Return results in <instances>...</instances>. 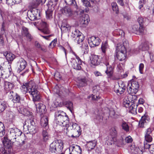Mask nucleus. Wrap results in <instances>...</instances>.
I'll return each instance as SVG.
<instances>
[{"label": "nucleus", "instance_id": "obj_36", "mask_svg": "<svg viewBox=\"0 0 154 154\" xmlns=\"http://www.w3.org/2000/svg\"><path fill=\"white\" fill-rule=\"evenodd\" d=\"M139 49L142 51H146L148 50L149 47L147 42H145L141 44L139 46Z\"/></svg>", "mask_w": 154, "mask_h": 154}, {"label": "nucleus", "instance_id": "obj_61", "mask_svg": "<svg viewBox=\"0 0 154 154\" xmlns=\"http://www.w3.org/2000/svg\"><path fill=\"white\" fill-rule=\"evenodd\" d=\"M82 2H83V4L85 5V6L86 7H90V3L88 1V0H81Z\"/></svg>", "mask_w": 154, "mask_h": 154}, {"label": "nucleus", "instance_id": "obj_62", "mask_svg": "<svg viewBox=\"0 0 154 154\" xmlns=\"http://www.w3.org/2000/svg\"><path fill=\"white\" fill-rule=\"evenodd\" d=\"M125 141L128 143H131L132 141V139L130 136H129L125 138Z\"/></svg>", "mask_w": 154, "mask_h": 154}, {"label": "nucleus", "instance_id": "obj_29", "mask_svg": "<svg viewBox=\"0 0 154 154\" xmlns=\"http://www.w3.org/2000/svg\"><path fill=\"white\" fill-rule=\"evenodd\" d=\"M63 14L67 16H71L72 15V12L71 9L69 7H66L62 9Z\"/></svg>", "mask_w": 154, "mask_h": 154}, {"label": "nucleus", "instance_id": "obj_34", "mask_svg": "<svg viewBox=\"0 0 154 154\" xmlns=\"http://www.w3.org/2000/svg\"><path fill=\"white\" fill-rule=\"evenodd\" d=\"M41 3L40 0H32L30 3V5L32 9H35V8L37 7Z\"/></svg>", "mask_w": 154, "mask_h": 154}, {"label": "nucleus", "instance_id": "obj_33", "mask_svg": "<svg viewBox=\"0 0 154 154\" xmlns=\"http://www.w3.org/2000/svg\"><path fill=\"white\" fill-rule=\"evenodd\" d=\"M84 39V36L81 33V34L79 35V36L76 37L75 39V41L79 45L80 44H82V43H83L82 42Z\"/></svg>", "mask_w": 154, "mask_h": 154}, {"label": "nucleus", "instance_id": "obj_5", "mask_svg": "<svg viewBox=\"0 0 154 154\" xmlns=\"http://www.w3.org/2000/svg\"><path fill=\"white\" fill-rule=\"evenodd\" d=\"M28 124L27 125L28 131L29 133H35L36 132V125L35 123L33 120L30 119H28L25 121L23 125V127L25 126L26 125Z\"/></svg>", "mask_w": 154, "mask_h": 154}, {"label": "nucleus", "instance_id": "obj_3", "mask_svg": "<svg viewBox=\"0 0 154 154\" xmlns=\"http://www.w3.org/2000/svg\"><path fill=\"white\" fill-rule=\"evenodd\" d=\"M128 44L126 42H123V44L119 43L117 45L116 56L120 61L124 60L126 58L127 55L126 46Z\"/></svg>", "mask_w": 154, "mask_h": 154}, {"label": "nucleus", "instance_id": "obj_1", "mask_svg": "<svg viewBox=\"0 0 154 154\" xmlns=\"http://www.w3.org/2000/svg\"><path fill=\"white\" fill-rule=\"evenodd\" d=\"M64 128V132L68 137L76 138L81 134L80 126L76 123H72L70 125Z\"/></svg>", "mask_w": 154, "mask_h": 154}, {"label": "nucleus", "instance_id": "obj_55", "mask_svg": "<svg viewBox=\"0 0 154 154\" xmlns=\"http://www.w3.org/2000/svg\"><path fill=\"white\" fill-rule=\"evenodd\" d=\"M31 112L28 111L26 109H23V111L21 112V113L25 116H29L30 115Z\"/></svg>", "mask_w": 154, "mask_h": 154}, {"label": "nucleus", "instance_id": "obj_37", "mask_svg": "<svg viewBox=\"0 0 154 154\" xmlns=\"http://www.w3.org/2000/svg\"><path fill=\"white\" fill-rule=\"evenodd\" d=\"M87 84V80L85 78H84L79 80L78 86L79 87H81L86 86Z\"/></svg>", "mask_w": 154, "mask_h": 154}, {"label": "nucleus", "instance_id": "obj_13", "mask_svg": "<svg viewBox=\"0 0 154 154\" xmlns=\"http://www.w3.org/2000/svg\"><path fill=\"white\" fill-rule=\"evenodd\" d=\"M143 30V28L142 26H139L136 25H134L131 28L129 31L133 33H134L137 34L140 33H142Z\"/></svg>", "mask_w": 154, "mask_h": 154}, {"label": "nucleus", "instance_id": "obj_58", "mask_svg": "<svg viewBox=\"0 0 154 154\" xmlns=\"http://www.w3.org/2000/svg\"><path fill=\"white\" fill-rule=\"evenodd\" d=\"M4 33L1 32V34H0V44H1L2 46H4V42L3 39V34Z\"/></svg>", "mask_w": 154, "mask_h": 154}, {"label": "nucleus", "instance_id": "obj_60", "mask_svg": "<svg viewBox=\"0 0 154 154\" xmlns=\"http://www.w3.org/2000/svg\"><path fill=\"white\" fill-rule=\"evenodd\" d=\"M57 42V39H54L49 44V46L53 48L56 45Z\"/></svg>", "mask_w": 154, "mask_h": 154}, {"label": "nucleus", "instance_id": "obj_2", "mask_svg": "<svg viewBox=\"0 0 154 154\" xmlns=\"http://www.w3.org/2000/svg\"><path fill=\"white\" fill-rule=\"evenodd\" d=\"M55 120L57 123L62 126L68 127L69 118L66 113L60 110L56 111L55 113Z\"/></svg>", "mask_w": 154, "mask_h": 154}, {"label": "nucleus", "instance_id": "obj_25", "mask_svg": "<svg viewBox=\"0 0 154 154\" xmlns=\"http://www.w3.org/2000/svg\"><path fill=\"white\" fill-rule=\"evenodd\" d=\"M14 87V84L5 81L4 89L6 93L12 89Z\"/></svg>", "mask_w": 154, "mask_h": 154}, {"label": "nucleus", "instance_id": "obj_30", "mask_svg": "<svg viewBox=\"0 0 154 154\" xmlns=\"http://www.w3.org/2000/svg\"><path fill=\"white\" fill-rule=\"evenodd\" d=\"M48 118L47 116H44L41 119V125L43 127L48 128Z\"/></svg>", "mask_w": 154, "mask_h": 154}, {"label": "nucleus", "instance_id": "obj_48", "mask_svg": "<svg viewBox=\"0 0 154 154\" xmlns=\"http://www.w3.org/2000/svg\"><path fill=\"white\" fill-rule=\"evenodd\" d=\"M12 148H5L2 153L3 154H12Z\"/></svg>", "mask_w": 154, "mask_h": 154}, {"label": "nucleus", "instance_id": "obj_8", "mask_svg": "<svg viewBox=\"0 0 154 154\" xmlns=\"http://www.w3.org/2000/svg\"><path fill=\"white\" fill-rule=\"evenodd\" d=\"M27 14L30 20L34 21L37 20L38 16H40V11L36 9H32L28 11Z\"/></svg>", "mask_w": 154, "mask_h": 154}, {"label": "nucleus", "instance_id": "obj_27", "mask_svg": "<svg viewBox=\"0 0 154 154\" xmlns=\"http://www.w3.org/2000/svg\"><path fill=\"white\" fill-rule=\"evenodd\" d=\"M12 72L9 69V70L2 71V73L0 74V77L4 79L8 78L11 75Z\"/></svg>", "mask_w": 154, "mask_h": 154}, {"label": "nucleus", "instance_id": "obj_17", "mask_svg": "<svg viewBox=\"0 0 154 154\" xmlns=\"http://www.w3.org/2000/svg\"><path fill=\"white\" fill-rule=\"evenodd\" d=\"M117 131H116V128L115 127H112L110 130V136H109V137L111 136V137L110 139H108L109 141H111L110 143L112 144L113 143L114 141V139L115 137L117 136Z\"/></svg>", "mask_w": 154, "mask_h": 154}, {"label": "nucleus", "instance_id": "obj_51", "mask_svg": "<svg viewBox=\"0 0 154 154\" xmlns=\"http://www.w3.org/2000/svg\"><path fill=\"white\" fill-rule=\"evenodd\" d=\"M68 4L69 5H72L74 6V8L77 9L78 8V6L77 5L76 3L75 0H69Z\"/></svg>", "mask_w": 154, "mask_h": 154}, {"label": "nucleus", "instance_id": "obj_31", "mask_svg": "<svg viewBox=\"0 0 154 154\" xmlns=\"http://www.w3.org/2000/svg\"><path fill=\"white\" fill-rule=\"evenodd\" d=\"M88 42L91 48L95 47L96 46V37L92 36L88 40Z\"/></svg>", "mask_w": 154, "mask_h": 154}, {"label": "nucleus", "instance_id": "obj_63", "mask_svg": "<svg viewBox=\"0 0 154 154\" xmlns=\"http://www.w3.org/2000/svg\"><path fill=\"white\" fill-rule=\"evenodd\" d=\"M35 46L37 48L41 49L42 51H45V49L42 48L41 45L38 42H35Z\"/></svg>", "mask_w": 154, "mask_h": 154}, {"label": "nucleus", "instance_id": "obj_11", "mask_svg": "<svg viewBox=\"0 0 154 154\" xmlns=\"http://www.w3.org/2000/svg\"><path fill=\"white\" fill-rule=\"evenodd\" d=\"M21 35L23 37H25L26 40L30 42L33 39V37L30 33L28 29L23 26L21 30Z\"/></svg>", "mask_w": 154, "mask_h": 154}, {"label": "nucleus", "instance_id": "obj_47", "mask_svg": "<svg viewBox=\"0 0 154 154\" xmlns=\"http://www.w3.org/2000/svg\"><path fill=\"white\" fill-rule=\"evenodd\" d=\"M20 96L16 93L15 96L13 98L12 100L14 103H18L20 102Z\"/></svg>", "mask_w": 154, "mask_h": 154}, {"label": "nucleus", "instance_id": "obj_44", "mask_svg": "<svg viewBox=\"0 0 154 154\" xmlns=\"http://www.w3.org/2000/svg\"><path fill=\"white\" fill-rule=\"evenodd\" d=\"M64 104L66 107L72 112V111L73 109L72 103L70 101H67L65 102Z\"/></svg>", "mask_w": 154, "mask_h": 154}, {"label": "nucleus", "instance_id": "obj_64", "mask_svg": "<svg viewBox=\"0 0 154 154\" xmlns=\"http://www.w3.org/2000/svg\"><path fill=\"white\" fill-rule=\"evenodd\" d=\"M5 133V128H0V137H1L4 136Z\"/></svg>", "mask_w": 154, "mask_h": 154}, {"label": "nucleus", "instance_id": "obj_10", "mask_svg": "<svg viewBox=\"0 0 154 154\" xmlns=\"http://www.w3.org/2000/svg\"><path fill=\"white\" fill-rule=\"evenodd\" d=\"M24 84L27 86V88L21 90V91L23 93L26 94L28 91L30 94V92H29V90H31V91H32L36 84L33 81L31 80L26 82H24Z\"/></svg>", "mask_w": 154, "mask_h": 154}, {"label": "nucleus", "instance_id": "obj_59", "mask_svg": "<svg viewBox=\"0 0 154 154\" xmlns=\"http://www.w3.org/2000/svg\"><path fill=\"white\" fill-rule=\"evenodd\" d=\"M109 115L111 117L114 118H116L117 117L115 115V112L113 109H111L109 111Z\"/></svg>", "mask_w": 154, "mask_h": 154}, {"label": "nucleus", "instance_id": "obj_43", "mask_svg": "<svg viewBox=\"0 0 154 154\" xmlns=\"http://www.w3.org/2000/svg\"><path fill=\"white\" fill-rule=\"evenodd\" d=\"M113 33L116 35H121V37L124 36V33L123 31L120 29H116L113 32Z\"/></svg>", "mask_w": 154, "mask_h": 154}, {"label": "nucleus", "instance_id": "obj_52", "mask_svg": "<svg viewBox=\"0 0 154 154\" xmlns=\"http://www.w3.org/2000/svg\"><path fill=\"white\" fill-rule=\"evenodd\" d=\"M54 76L55 79L57 81H59L61 79L62 76L60 73L58 72H55Z\"/></svg>", "mask_w": 154, "mask_h": 154}, {"label": "nucleus", "instance_id": "obj_22", "mask_svg": "<svg viewBox=\"0 0 154 154\" xmlns=\"http://www.w3.org/2000/svg\"><path fill=\"white\" fill-rule=\"evenodd\" d=\"M4 55L5 56L8 63L11 64L12 61L15 59V55L12 53L5 51L4 53Z\"/></svg>", "mask_w": 154, "mask_h": 154}, {"label": "nucleus", "instance_id": "obj_57", "mask_svg": "<svg viewBox=\"0 0 154 154\" xmlns=\"http://www.w3.org/2000/svg\"><path fill=\"white\" fill-rule=\"evenodd\" d=\"M82 63H79L78 62L75 65L74 67H73V69L77 70H80L81 69V67L80 66V65H81Z\"/></svg>", "mask_w": 154, "mask_h": 154}, {"label": "nucleus", "instance_id": "obj_49", "mask_svg": "<svg viewBox=\"0 0 154 154\" xmlns=\"http://www.w3.org/2000/svg\"><path fill=\"white\" fill-rule=\"evenodd\" d=\"M50 151L52 153L57 154L56 149L55 147L54 141L50 145Z\"/></svg>", "mask_w": 154, "mask_h": 154}, {"label": "nucleus", "instance_id": "obj_21", "mask_svg": "<svg viewBox=\"0 0 154 154\" xmlns=\"http://www.w3.org/2000/svg\"><path fill=\"white\" fill-rule=\"evenodd\" d=\"M123 103L124 106L126 108H129L130 110L133 108V106H132V104L128 96L125 97L124 99Z\"/></svg>", "mask_w": 154, "mask_h": 154}, {"label": "nucleus", "instance_id": "obj_56", "mask_svg": "<svg viewBox=\"0 0 154 154\" xmlns=\"http://www.w3.org/2000/svg\"><path fill=\"white\" fill-rule=\"evenodd\" d=\"M70 62L72 66L74 67L75 65L77 63L76 60L74 58H71L70 60Z\"/></svg>", "mask_w": 154, "mask_h": 154}, {"label": "nucleus", "instance_id": "obj_14", "mask_svg": "<svg viewBox=\"0 0 154 154\" xmlns=\"http://www.w3.org/2000/svg\"><path fill=\"white\" fill-rule=\"evenodd\" d=\"M57 154L60 153L63 148V143L61 140H57L54 141Z\"/></svg>", "mask_w": 154, "mask_h": 154}, {"label": "nucleus", "instance_id": "obj_42", "mask_svg": "<svg viewBox=\"0 0 154 154\" xmlns=\"http://www.w3.org/2000/svg\"><path fill=\"white\" fill-rule=\"evenodd\" d=\"M132 94H129L128 95L131 103L135 102L137 101V96L134 95H133Z\"/></svg>", "mask_w": 154, "mask_h": 154}, {"label": "nucleus", "instance_id": "obj_32", "mask_svg": "<svg viewBox=\"0 0 154 154\" xmlns=\"http://www.w3.org/2000/svg\"><path fill=\"white\" fill-rule=\"evenodd\" d=\"M16 139H14V140H12V143L14 145L17 146H20L24 144L25 143V140L18 139L17 138V140H16Z\"/></svg>", "mask_w": 154, "mask_h": 154}, {"label": "nucleus", "instance_id": "obj_39", "mask_svg": "<svg viewBox=\"0 0 154 154\" xmlns=\"http://www.w3.org/2000/svg\"><path fill=\"white\" fill-rule=\"evenodd\" d=\"M106 65L107 67V70L106 71V72L109 77H110L112 74L113 69L110 66H109L108 64Z\"/></svg>", "mask_w": 154, "mask_h": 154}, {"label": "nucleus", "instance_id": "obj_19", "mask_svg": "<svg viewBox=\"0 0 154 154\" xmlns=\"http://www.w3.org/2000/svg\"><path fill=\"white\" fill-rule=\"evenodd\" d=\"M152 130L150 128H148L145 131V139L146 142H150L152 140Z\"/></svg>", "mask_w": 154, "mask_h": 154}, {"label": "nucleus", "instance_id": "obj_50", "mask_svg": "<svg viewBox=\"0 0 154 154\" xmlns=\"http://www.w3.org/2000/svg\"><path fill=\"white\" fill-rule=\"evenodd\" d=\"M146 3V0H140L139 1L138 3V8L140 10H141L142 9V8L145 5Z\"/></svg>", "mask_w": 154, "mask_h": 154}, {"label": "nucleus", "instance_id": "obj_46", "mask_svg": "<svg viewBox=\"0 0 154 154\" xmlns=\"http://www.w3.org/2000/svg\"><path fill=\"white\" fill-rule=\"evenodd\" d=\"M111 6L113 11L115 12L116 14L119 13V9L117 4L115 2H112L111 3Z\"/></svg>", "mask_w": 154, "mask_h": 154}, {"label": "nucleus", "instance_id": "obj_9", "mask_svg": "<svg viewBox=\"0 0 154 154\" xmlns=\"http://www.w3.org/2000/svg\"><path fill=\"white\" fill-rule=\"evenodd\" d=\"M41 32L45 34L50 33V31L48 28V25L46 22L41 21L40 23V27L38 29Z\"/></svg>", "mask_w": 154, "mask_h": 154}, {"label": "nucleus", "instance_id": "obj_54", "mask_svg": "<svg viewBox=\"0 0 154 154\" xmlns=\"http://www.w3.org/2000/svg\"><path fill=\"white\" fill-rule=\"evenodd\" d=\"M107 46V44L106 42L104 43H103L102 45L101 49L103 52L105 53L106 51V48Z\"/></svg>", "mask_w": 154, "mask_h": 154}, {"label": "nucleus", "instance_id": "obj_15", "mask_svg": "<svg viewBox=\"0 0 154 154\" xmlns=\"http://www.w3.org/2000/svg\"><path fill=\"white\" fill-rule=\"evenodd\" d=\"M69 150H72L70 154H81L82 149L78 145H72L69 147Z\"/></svg>", "mask_w": 154, "mask_h": 154}, {"label": "nucleus", "instance_id": "obj_6", "mask_svg": "<svg viewBox=\"0 0 154 154\" xmlns=\"http://www.w3.org/2000/svg\"><path fill=\"white\" fill-rule=\"evenodd\" d=\"M38 88V86L35 84L32 91L29 90L30 94L32 96V101L34 104H35V102L39 101L41 100V96L39 92L37 90Z\"/></svg>", "mask_w": 154, "mask_h": 154}, {"label": "nucleus", "instance_id": "obj_38", "mask_svg": "<svg viewBox=\"0 0 154 154\" xmlns=\"http://www.w3.org/2000/svg\"><path fill=\"white\" fill-rule=\"evenodd\" d=\"M42 134L43 137V139L44 141H46L49 139V135L48 134L47 130L43 129Z\"/></svg>", "mask_w": 154, "mask_h": 154}, {"label": "nucleus", "instance_id": "obj_28", "mask_svg": "<svg viewBox=\"0 0 154 154\" xmlns=\"http://www.w3.org/2000/svg\"><path fill=\"white\" fill-rule=\"evenodd\" d=\"M79 46L81 48L82 52L84 54H87L89 51L88 47L87 42H83L82 44Z\"/></svg>", "mask_w": 154, "mask_h": 154}, {"label": "nucleus", "instance_id": "obj_40", "mask_svg": "<svg viewBox=\"0 0 154 154\" xmlns=\"http://www.w3.org/2000/svg\"><path fill=\"white\" fill-rule=\"evenodd\" d=\"M121 126L122 129L128 132L129 131V126L126 122L122 120Z\"/></svg>", "mask_w": 154, "mask_h": 154}, {"label": "nucleus", "instance_id": "obj_20", "mask_svg": "<svg viewBox=\"0 0 154 154\" xmlns=\"http://www.w3.org/2000/svg\"><path fill=\"white\" fill-rule=\"evenodd\" d=\"M90 21L89 18L88 14L85 15L84 17L82 18L80 20V26L85 27Z\"/></svg>", "mask_w": 154, "mask_h": 154}, {"label": "nucleus", "instance_id": "obj_24", "mask_svg": "<svg viewBox=\"0 0 154 154\" xmlns=\"http://www.w3.org/2000/svg\"><path fill=\"white\" fill-rule=\"evenodd\" d=\"M119 87L118 89H115V91L117 93H119V94H122L125 91L126 87L125 86V84L124 82H120L119 84Z\"/></svg>", "mask_w": 154, "mask_h": 154}, {"label": "nucleus", "instance_id": "obj_23", "mask_svg": "<svg viewBox=\"0 0 154 154\" xmlns=\"http://www.w3.org/2000/svg\"><path fill=\"white\" fill-rule=\"evenodd\" d=\"M11 142H12V140H11L8 137H5L2 140V142L5 148H12Z\"/></svg>", "mask_w": 154, "mask_h": 154}, {"label": "nucleus", "instance_id": "obj_12", "mask_svg": "<svg viewBox=\"0 0 154 154\" xmlns=\"http://www.w3.org/2000/svg\"><path fill=\"white\" fill-rule=\"evenodd\" d=\"M36 109V111L40 116L45 113L46 112V106L42 103H39L38 104H35Z\"/></svg>", "mask_w": 154, "mask_h": 154}, {"label": "nucleus", "instance_id": "obj_53", "mask_svg": "<svg viewBox=\"0 0 154 154\" xmlns=\"http://www.w3.org/2000/svg\"><path fill=\"white\" fill-rule=\"evenodd\" d=\"M81 33V32L78 30L75 29L74 32H72V36L73 38H76V37L79 36Z\"/></svg>", "mask_w": 154, "mask_h": 154}, {"label": "nucleus", "instance_id": "obj_16", "mask_svg": "<svg viewBox=\"0 0 154 154\" xmlns=\"http://www.w3.org/2000/svg\"><path fill=\"white\" fill-rule=\"evenodd\" d=\"M150 120L149 117L146 115L142 116L139 122V126L141 128H143L146 125Z\"/></svg>", "mask_w": 154, "mask_h": 154}, {"label": "nucleus", "instance_id": "obj_4", "mask_svg": "<svg viewBox=\"0 0 154 154\" xmlns=\"http://www.w3.org/2000/svg\"><path fill=\"white\" fill-rule=\"evenodd\" d=\"M139 85L137 81L129 83L127 86V91L129 94H135L137 92Z\"/></svg>", "mask_w": 154, "mask_h": 154}, {"label": "nucleus", "instance_id": "obj_41", "mask_svg": "<svg viewBox=\"0 0 154 154\" xmlns=\"http://www.w3.org/2000/svg\"><path fill=\"white\" fill-rule=\"evenodd\" d=\"M7 103L5 101L0 102V113L3 112L7 107Z\"/></svg>", "mask_w": 154, "mask_h": 154}, {"label": "nucleus", "instance_id": "obj_18", "mask_svg": "<svg viewBox=\"0 0 154 154\" xmlns=\"http://www.w3.org/2000/svg\"><path fill=\"white\" fill-rule=\"evenodd\" d=\"M26 62L23 59L21 58L17 63V66L19 72H21L25 69L27 66Z\"/></svg>", "mask_w": 154, "mask_h": 154}, {"label": "nucleus", "instance_id": "obj_35", "mask_svg": "<svg viewBox=\"0 0 154 154\" xmlns=\"http://www.w3.org/2000/svg\"><path fill=\"white\" fill-rule=\"evenodd\" d=\"M49 8L48 7V10L46 11V17L47 18L49 19L52 18L53 12L54 9V7H53L52 8H51V9H49Z\"/></svg>", "mask_w": 154, "mask_h": 154}, {"label": "nucleus", "instance_id": "obj_26", "mask_svg": "<svg viewBox=\"0 0 154 154\" xmlns=\"http://www.w3.org/2000/svg\"><path fill=\"white\" fill-rule=\"evenodd\" d=\"M90 65L92 68H95L96 66V57L95 54L93 52L91 53V56L90 57Z\"/></svg>", "mask_w": 154, "mask_h": 154}, {"label": "nucleus", "instance_id": "obj_45", "mask_svg": "<svg viewBox=\"0 0 154 154\" xmlns=\"http://www.w3.org/2000/svg\"><path fill=\"white\" fill-rule=\"evenodd\" d=\"M96 146V142H89L87 145V146L88 148V150H91L94 149Z\"/></svg>", "mask_w": 154, "mask_h": 154}, {"label": "nucleus", "instance_id": "obj_7", "mask_svg": "<svg viewBox=\"0 0 154 154\" xmlns=\"http://www.w3.org/2000/svg\"><path fill=\"white\" fill-rule=\"evenodd\" d=\"M9 131L10 134L8 136L11 140L17 139V137L20 136L22 134V132L20 130L16 128H10Z\"/></svg>", "mask_w": 154, "mask_h": 154}]
</instances>
